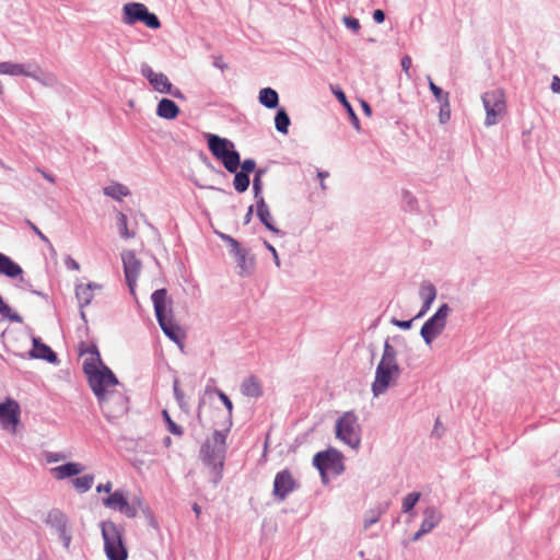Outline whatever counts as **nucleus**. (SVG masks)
<instances>
[{"mask_svg":"<svg viewBox=\"0 0 560 560\" xmlns=\"http://www.w3.org/2000/svg\"><path fill=\"white\" fill-rule=\"evenodd\" d=\"M264 245L270 252V255H272L275 265L279 268L281 266V262H280V258H279L277 249L267 241H264Z\"/></svg>","mask_w":560,"mask_h":560,"instance_id":"53","label":"nucleus"},{"mask_svg":"<svg viewBox=\"0 0 560 560\" xmlns=\"http://www.w3.org/2000/svg\"><path fill=\"white\" fill-rule=\"evenodd\" d=\"M341 462V455L336 450L318 452L313 458V465L318 469L324 482H327V470L335 468Z\"/></svg>","mask_w":560,"mask_h":560,"instance_id":"15","label":"nucleus"},{"mask_svg":"<svg viewBox=\"0 0 560 560\" xmlns=\"http://www.w3.org/2000/svg\"><path fill=\"white\" fill-rule=\"evenodd\" d=\"M206 139L212 155L223 164L228 172L235 173L240 166V153L235 150L234 143L212 133H207Z\"/></svg>","mask_w":560,"mask_h":560,"instance_id":"5","label":"nucleus"},{"mask_svg":"<svg viewBox=\"0 0 560 560\" xmlns=\"http://www.w3.org/2000/svg\"><path fill=\"white\" fill-rule=\"evenodd\" d=\"M103 192L104 195L116 200H121L124 197L130 195V190L128 189V187L119 183H114L112 185L104 187Z\"/></svg>","mask_w":560,"mask_h":560,"instance_id":"29","label":"nucleus"},{"mask_svg":"<svg viewBox=\"0 0 560 560\" xmlns=\"http://www.w3.org/2000/svg\"><path fill=\"white\" fill-rule=\"evenodd\" d=\"M103 504L107 509L119 511L129 518H135L137 516L136 503L128 502L124 492L120 490H116L107 498L103 499Z\"/></svg>","mask_w":560,"mask_h":560,"instance_id":"13","label":"nucleus"},{"mask_svg":"<svg viewBox=\"0 0 560 560\" xmlns=\"http://www.w3.org/2000/svg\"><path fill=\"white\" fill-rule=\"evenodd\" d=\"M436 288L430 281H422L419 288V296L422 300V305L419 313L415 316L413 319L421 318L424 316L428 311L431 308L434 300L436 299Z\"/></svg>","mask_w":560,"mask_h":560,"instance_id":"18","label":"nucleus"},{"mask_svg":"<svg viewBox=\"0 0 560 560\" xmlns=\"http://www.w3.org/2000/svg\"><path fill=\"white\" fill-rule=\"evenodd\" d=\"M141 22H143L148 27L152 30H158L161 27V22L159 18L154 13L150 12L148 9Z\"/></svg>","mask_w":560,"mask_h":560,"instance_id":"40","label":"nucleus"},{"mask_svg":"<svg viewBox=\"0 0 560 560\" xmlns=\"http://www.w3.org/2000/svg\"><path fill=\"white\" fill-rule=\"evenodd\" d=\"M550 89L553 93L560 94V78L555 75L552 78V82Z\"/></svg>","mask_w":560,"mask_h":560,"instance_id":"56","label":"nucleus"},{"mask_svg":"<svg viewBox=\"0 0 560 560\" xmlns=\"http://www.w3.org/2000/svg\"><path fill=\"white\" fill-rule=\"evenodd\" d=\"M420 499L419 492H411L407 494L402 501V511L405 513L411 511Z\"/></svg>","mask_w":560,"mask_h":560,"instance_id":"39","label":"nucleus"},{"mask_svg":"<svg viewBox=\"0 0 560 560\" xmlns=\"http://www.w3.org/2000/svg\"><path fill=\"white\" fill-rule=\"evenodd\" d=\"M236 260L238 275L242 277H249L253 275L256 266L255 257L250 255L247 248L238 246L231 253Z\"/></svg>","mask_w":560,"mask_h":560,"instance_id":"17","label":"nucleus"},{"mask_svg":"<svg viewBox=\"0 0 560 560\" xmlns=\"http://www.w3.org/2000/svg\"><path fill=\"white\" fill-rule=\"evenodd\" d=\"M162 415H163V418H164V420H165V422H166V424H167V429H168V431H170L172 434H174V435H182V434H183V429H182V427H180V425H178V424H176V423L172 420V418H171L170 413H168L166 410H163Z\"/></svg>","mask_w":560,"mask_h":560,"instance_id":"42","label":"nucleus"},{"mask_svg":"<svg viewBox=\"0 0 560 560\" xmlns=\"http://www.w3.org/2000/svg\"><path fill=\"white\" fill-rule=\"evenodd\" d=\"M36 171H37L38 173H40V175H42L45 179H47V180H48V182H50L51 184H55L56 178H55V176H54V175H51V174H49V173H47V172H45L44 170H40V168H37Z\"/></svg>","mask_w":560,"mask_h":560,"instance_id":"59","label":"nucleus"},{"mask_svg":"<svg viewBox=\"0 0 560 560\" xmlns=\"http://www.w3.org/2000/svg\"><path fill=\"white\" fill-rule=\"evenodd\" d=\"M121 260L124 266V273L126 278L127 285L132 295L136 294V283L138 277L140 275L142 264L136 257L135 252L132 250H124L121 253Z\"/></svg>","mask_w":560,"mask_h":560,"instance_id":"12","label":"nucleus"},{"mask_svg":"<svg viewBox=\"0 0 560 560\" xmlns=\"http://www.w3.org/2000/svg\"><path fill=\"white\" fill-rule=\"evenodd\" d=\"M343 21V24L350 28L351 31H353L354 33L359 32L360 28H361V25H360V22L358 19L355 18H352V16H343L342 19Z\"/></svg>","mask_w":560,"mask_h":560,"instance_id":"46","label":"nucleus"},{"mask_svg":"<svg viewBox=\"0 0 560 560\" xmlns=\"http://www.w3.org/2000/svg\"><path fill=\"white\" fill-rule=\"evenodd\" d=\"M131 502L136 503L137 512L139 510H141V511L147 510V505L144 504L143 500L140 499L139 497L133 498Z\"/></svg>","mask_w":560,"mask_h":560,"instance_id":"58","label":"nucleus"},{"mask_svg":"<svg viewBox=\"0 0 560 560\" xmlns=\"http://www.w3.org/2000/svg\"><path fill=\"white\" fill-rule=\"evenodd\" d=\"M45 523L55 529L66 549H69L72 536L69 530L68 516L59 509H51L45 518Z\"/></svg>","mask_w":560,"mask_h":560,"instance_id":"10","label":"nucleus"},{"mask_svg":"<svg viewBox=\"0 0 560 560\" xmlns=\"http://www.w3.org/2000/svg\"><path fill=\"white\" fill-rule=\"evenodd\" d=\"M225 431L215 430L200 447V459L205 466L210 469L211 481L217 486L223 477V467L226 454V434Z\"/></svg>","mask_w":560,"mask_h":560,"instance_id":"2","label":"nucleus"},{"mask_svg":"<svg viewBox=\"0 0 560 560\" xmlns=\"http://www.w3.org/2000/svg\"><path fill=\"white\" fill-rule=\"evenodd\" d=\"M240 165L242 168L241 172L248 175L249 173H252L255 170L256 162L253 159H246L243 161L242 164L240 163Z\"/></svg>","mask_w":560,"mask_h":560,"instance_id":"50","label":"nucleus"},{"mask_svg":"<svg viewBox=\"0 0 560 560\" xmlns=\"http://www.w3.org/2000/svg\"><path fill=\"white\" fill-rule=\"evenodd\" d=\"M179 114V107L170 98H162L156 107V115L164 119H175Z\"/></svg>","mask_w":560,"mask_h":560,"instance_id":"26","label":"nucleus"},{"mask_svg":"<svg viewBox=\"0 0 560 560\" xmlns=\"http://www.w3.org/2000/svg\"><path fill=\"white\" fill-rule=\"evenodd\" d=\"M385 509L386 508L377 506V508L369 510L364 516V522H363L364 529H368L370 526L377 523L381 515L384 513Z\"/></svg>","mask_w":560,"mask_h":560,"instance_id":"34","label":"nucleus"},{"mask_svg":"<svg viewBox=\"0 0 560 560\" xmlns=\"http://www.w3.org/2000/svg\"><path fill=\"white\" fill-rule=\"evenodd\" d=\"M335 95L340 101V103L346 107V110L348 112V114H349V116L351 118V122H352L353 127L357 130H360L359 118L357 117V115H355L353 108L351 107L350 103L347 101V97H346L345 93L341 90H338L337 92H335Z\"/></svg>","mask_w":560,"mask_h":560,"instance_id":"32","label":"nucleus"},{"mask_svg":"<svg viewBox=\"0 0 560 560\" xmlns=\"http://www.w3.org/2000/svg\"><path fill=\"white\" fill-rule=\"evenodd\" d=\"M112 487H113L112 482H110V481H108V482H106L105 485H102V483H101V485H98V486L96 487V491H97V492H106V493H110V491H112Z\"/></svg>","mask_w":560,"mask_h":560,"instance_id":"57","label":"nucleus"},{"mask_svg":"<svg viewBox=\"0 0 560 560\" xmlns=\"http://www.w3.org/2000/svg\"><path fill=\"white\" fill-rule=\"evenodd\" d=\"M219 237L225 242L229 246H230V253H232L233 250H235L238 246H241V244L238 243V241H236L235 238H233L232 236L228 235V234H224V233H218Z\"/></svg>","mask_w":560,"mask_h":560,"instance_id":"47","label":"nucleus"},{"mask_svg":"<svg viewBox=\"0 0 560 560\" xmlns=\"http://www.w3.org/2000/svg\"><path fill=\"white\" fill-rule=\"evenodd\" d=\"M21 408L16 400L7 398L0 404V425L4 430L15 433L20 422Z\"/></svg>","mask_w":560,"mask_h":560,"instance_id":"11","label":"nucleus"},{"mask_svg":"<svg viewBox=\"0 0 560 560\" xmlns=\"http://www.w3.org/2000/svg\"><path fill=\"white\" fill-rule=\"evenodd\" d=\"M429 82V89L434 95V98L441 104L445 101H450V94L447 92H444L440 86H438L431 79L430 75L427 77Z\"/></svg>","mask_w":560,"mask_h":560,"instance_id":"37","label":"nucleus"},{"mask_svg":"<svg viewBox=\"0 0 560 560\" xmlns=\"http://www.w3.org/2000/svg\"><path fill=\"white\" fill-rule=\"evenodd\" d=\"M256 214L266 229L275 234H282V232L275 225L273 218L265 199L256 200Z\"/></svg>","mask_w":560,"mask_h":560,"instance_id":"22","label":"nucleus"},{"mask_svg":"<svg viewBox=\"0 0 560 560\" xmlns=\"http://www.w3.org/2000/svg\"><path fill=\"white\" fill-rule=\"evenodd\" d=\"M336 436L353 450L361 444V427L353 411L345 412L336 423Z\"/></svg>","mask_w":560,"mask_h":560,"instance_id":"7","label":"nucleus"},{"mask_svg":"<svg viewBox=\"0 0 560 560\" xmlns=\"http://www.w3.org/2000/svg\"><path fill=\"white\" fill-rule=\"evenodd\" d=\"M96 289L97 290L102 289V285H100L95 282H90L85 285L78 284L75 287V296L78 299L79 306L81 308V317L84 320H85V313L83 312V308L85 306L90 305V303L92 302V300L94 298L93 291Z\"/></svg>","mask_w":560,"mask_h":560,"instance_id":"19","label":"nucleus"},{"mask_svg":"<svg viewBox=\"0 0 560 560\" xmlns=\"http://www.w3.org/2000/svg\"><path fill=\"white\" fill-rule=\"evenodd\" d=\"M400 375V368L397 362V351L386 339L384 350L378 362L374 381L372 383V393L374 397L385 394L389 386L394 385Z\"/></svg>","mask_w":560,"mask_h":560,"instance_id":"3","label":"nucleus"},{"mask_svg":"<svg viewBox=\"0 0 560 560\" xmlns=\"http://www.w3.org/2000/svg\"><path fill=\"white\" fill-rule=\"evenodd\" d=\"M25 223L34 231V233L46 244L51 246L48 237L42 233V231L28 219L25 220Z\"/></svg>","mask_w":560,"mask_h":560,"instance_id":"49","label":"nucleus"},{"mask_svg":"<svg viewBox=\"0 0 560 560\" xmlns=\"http://www.w3.org/2000/svg\"><path fill=\"white\" fill-rule=\"evenodd\" d=\"M482 104L486 110L485 125L491 127L497 125L505 113V94L503 90L495 89L483 93Z\"/></svg>","mask_w":560,"mask_h":560,"instance_id":"9","label":"nucleus"},{"mask_svg":"<svg viewBox=\"0 0 560 560\" xmlns=\"http://www.w3.org/2000/svg\"><path fill=\"white\" fill-rule=\"evenodd\" d=\"M30 358L42 359L49 363H57V354L51 348L40 341L39 338H33V349L28 352Z\"/></svg>","mask_w":560,"mask_h":560,"instance_id":"21","label":"nucleus"},{"mask_svg":"<svg viewBox=\"0 0 560 560\" xmlns=\"http://www.w3.org/2000/svg\"><path fill=\"white\" fill-rule=\"evenodd\" d=\"M65 264L67 266L68 269H72V270H80V265L79 262H77L72 257L68 256L65 260Z\"/></svg>","mask_w":560,"mask_h":560,"instance_id":"54","label":"nucleus"},{"mask_svg":"<svg viewBox=\"0 0 560 560\" xmlns=\"http://www.w3.org/2000/svg\"><path fill=\"white\" fill-rule=\"evenodd\" d=\"M400 65H401V69L405 72L406 77L408 79H410L411 78L410 68L412 65L411 58L408 55L404 56L401 58Z\"/></svg>","mask_w":560,"mask_h":560,"instance_id":"51","label":"nucleus"},{"mask_svg":"<svg viewBox=\"0 0 560 560\" xmlns=\"http://www.w3.org/2000/svg\"><path fill=\"white\" fill-rule=\"evenodd\" d=\"M93 482V475H84L72 480L74 488L81 493L89 491L92 488Z\"/></svg>","mask_w":560,"mask_h":560,"instance_id":"33","label":"nucleus"},{"mask_svg":"<svg viewBox=\"0 0 560 560\" xmlns=\"http://www.w3.org/2000/svg\"><path fill=\"white\" fill-rule=\"evenodd\" d=\"M373 19L376 23H383L385 21V13L381 9H376L373 12Z\"/></svg>","mask_w":560,"mask_h":560,"instance_id":"55","label":"nucleus"},{"mask_svg":"<svg viewBox=\"0 0 560 560\" xmlns=\"http://www.w3.org/2000/svg\"><path fill=\"white\" fill-rule=\"evenodd\" d=\"M452 312L448 304L444 303L439 306L436 312L424 322L420 329V336L427 346L432 342L444 331L447 325V318Z\"/></svg>","mask_w":560,"mask_h":560,"instance_id":"8","label":"nucleus"},{"mask_svg":"<svg viewBox=\"0 0 560 560\" xmlns=\"http://www.w3.org/2000/svg\"><path fill=\"white\" fill-rule=\"evenodd\" d=\"M249 176L245 173H242V172H235V176H234V188L236 191L238 192H244L247 190L248 186H249Z\"/></svg>","mask_w":560,"mask_h":560,"instance_id":"36","label":"nucleus"},{"mask_svg":"<svg viewBox=\"0 0 560 560\" xmlns=\"http://www.w3.org/2000/svg\"><path fill=\"white\" fill-rule=\"evenodd\" d=\"M441 520V512L435 506H428L423 511V520L421 522L420 527L422 528V532H425L428 534L439 525Z\"/></svg>","mask_w":560,"mask_h":560,"instance_id":"23","label":"nucleus"},{"mask_svg":"<svg viewBox=\"0 0 560 560\" xmlns=\"http://www.w3.org/2000/svg\"><path fill=\"white\" fill-rule=\"evenodd\" d=\"M81 355H86L83 361V372L97 398L102 413L109 422L122 418L129 409L128 397L121 390L115 389L119 385L118 378L103 363L97 347L92 345L81 350Z\"/></svg>","mask_w":560,"mask_h":560,"instance_id":"1","label":"nucleus"},{"mask_svg":"<svg viewBox=\"0 0 560 560\" xmlns=\"http://www.w3.org/2000/svg\"><path fill=\"white\" fill-rule=\"evenodd\" d=\"M155 316L163 332L174 342H180L179 327L166 317L167 306L172 301L167 298L166 289H158L151 295Z\"/></svg>","mask_w":560,"mask_h":560,"instance_id":"6","label":"nucleus"},{"mask_svg":"<svg viewBox=\"0 0 560 560\" xmlns=\"http://www.w3.org/2000/svg\"><path fill=\"white\" fill-rule=\"evenodd\" d=\"M213 66L219 68L222 71L228 68V65L222 61L221 57H218L214 59Z\"/></svg>","mask_w":560,"mask_h":560,"instance_id":"60","label":"nucleus"},{"mask_svg":"<svg viewBox=\"0 0 560 560\" xmlns=\"http://www.w3.org/2000/svg\"><path fill=\"white\" fill-rule=\"evenodd\" d=\"M23 273L22 267L9 256L0 253V275L8 278H16Z\"/></svg>","mask_w":560,"mask_h":560,"instance_id":"25","label":"nucleus"},{"mask_svg":"<svg viewBox=\"0 0 560 560\" xmlns=\"http://www.w3.org/2000/svg\"><path fill=\"white\" fill-rule=\"evenodd\" d=\"M104 540V551L108 560H127L128 550L124 544V527L113 521L100 524Z\"/></svg>","mask_w":560,"mask_h":560,"instance_id":"4","label":"nucleus"},{"mask_svg":"<svg viewBox=\"0 0 560 560\" xmlns=\"http://www.w3.org/2000/svg\"><path fill=\"white\" fill-rule=\"evenodd\" d=\"M259 103L269 108H276L279 104V95L276 90L271 88H264L259 91Z\"/></svg>","mask_w":560,"mask_h":560,"instance_id":"28","label":"nucleus"},{"mask_svg":"<svg viewBox=\"0 0 560 560\" xmlns=\"http://www.w3.org/2000/svg\"><path fill=\"white\" fill-rule=\"evenodd\" d=\"M299 488L298 481L293 478L292 474L288 469H283L279 471L273 480V495L279 501H284V499Z\"/></svg>","mask_w":560,"mask_h":560,"instance_id":"14","label":"nucleus"},{"mask_svg":"<svg viewBox=\"0 0 560 560\" xmlns=\"http://www.w3.org/2000/svg\"><path fill=\"white\" fill-rule=\"evenodd\" d=\"M167 94H171L172 96H174L176 98H184V94L180 92V90L173 89V86L171 88V92H168Z\"/></svg>","mask_w":560,"mask_h":560,"instance_id":"61","label":"nucleus"},{"mask_svg":"<svg viewBox=\"0 0 560 560\" xmlns=\"http://www.w3.org/2000/svg\"><path fill=\"white\" fill-rule=\"evenodd\" d=\"M402 202L410 211L416 210L418 203L416 197L408 190L402 191Z\"/></svg>","mask_w":560,"mask_h":560,"instance_id":"45","label":"nucleus"},{"mask_svg":"<svg viewBox=\"0 0 560 560\" xmlns=\"http://www.w3.org/2000/svg\"><path fill=\"white\" fill-rule=\"evenodd\" d=\"M173 390H174V396H175L176 401L183 408L185 405L184 393L179 388L178 380L174 381Z\"/></svg>","mask_w":560,"mask_h":560,"instance_id":"48","label":"nucleus"},{"mask_svg":"<svg viewBox=\"0 0 560 560\" xmlns=\"http://www.w3.org/2000/svg\"><path fill=\"white\" fill-rule=\"evenodd\" d=\"M265 173L264 170H258L255 174L254 180H253V190H254V198L255 200L264 199L261 195L262 190V183H261V175Z\"/></svg>","mask_w":560,"mask_h":560,"instance_id":"38","label":"nucleus"},{"mask_svg":"<svg viewBox=\"0 0 560 560\" xmlns=\"http://www.w3.org/2000/svg\"><path fill=\"white\" fill-rule=\"evenodd\" d=\"M362 108H363V112L366 115L370 116L372 114V109H371L370 105L365 101H362Z\"/></svg>","mask_w":560,"mask_h":560,"instance_id":"64","label":"nucleus"},{"mask_svg":"<svg viewBox=\"0 0 560 560\" xmlns=\"http://www.w3.org/2000/svg\"><path fill=\"white\" fill-rule=\"evenodd\" d=\"M215 393L218 395V397L220 398V400L223 402V405L225 406V408L228 409V413H229V429L230 427L232 425V411H233V404L231 401V399L229 398V396L223 393L222 390L220 389H215Z\"/></svg>","mask_w":560,"mask_h":560,"instance_id":"41","label":"nucleus"},{"mask_svg":"<svg viewBox=\"0 0 560 560\" xmlns=\"http://www.w3.org/2000/svg\"><path fill=\"white\" fill-rule=\"evenodd\" d=\"M83 469L84 467L81 464L69 462L52 468L51 472L57 479L62 480L81 474Z\"/></svg>","mask_w":560,"mask_h":560,"instance_id":"24","label":"nucleus"},{"mask_svg":"<svg viewBox=\"0 0 560 560\" xmlns=\"http://www.w3.org/2000/svg\"><path fill=\"white\" fill-rule=\"evenodd\" d=\"M22 69L24 73H20V75H25L35 80H39L38 73L40 72L39 67L32 63H22Z\"/></svg>","mask_w":560,"mask_h":560,"instance_id":"43","label":"nucleus"},{"mask_svg":"<svg viewBox=\"0 0 560 560\" xmlns=\"http://www.w3.org/2000/svg\"><path fill=\"white\" fill-rule=\"evenodd\" d=\"M147 7L140 2H129L122 7V22L127 25H133L141 22L147 11Z\"/></svg>","mask_w":560,"mask_h":560,"instance_id":"20","label":"nucleus"},{"mask_svg":"<svg viewBox=\"0 0 560 560\" xmlns=\"http://www.w3.org/2000/svg\"><path fill=\"white\" fill-rule=\"evenodd\" d=\"M20 73H24L22 63L0 62V74L20 75Z\"/></svg>","mask_w":560,"mask_h":560,"instance_id":"35","label":"nucleus"},{"mask_svg":"<svg viewBox=\"0 0 560 560\" xmlns=\"http://www.w3.org/2000/svg\"><path fill=\"white\" fill-rule=\"evenodd\" d=\"M412 322H413V319H409V320H399V319H397V318H395V317H393V318L390 319V324H392V325H394V326H396V327H398V328H401V329H406V330L411 328V326H412Z\"/></svg>","mask_w":560,"mask_h":560,"instance_id":"52","label":"nucleus"},{"mask_svg":"<svg viewBox=\"0 0 560 560\" xmlns=\"http://www.w3.org/2000/svg\"><path fill=\"white\" fill-rule=\"evenodd\" d=\"M276 129L287 135L290 126V117L284 108H279L275 117Z\"/></svg>","mask_w":560,"mask_h":560,"instance_id":"31","label":"nucleus"},{"mask_svg":"<svg viewBox=\"0 0 560 560\" xmlns=\"http://www.w3.org/2000/svg\"><path fill=\"white\" fill-rule=\"evenodd\" d=\"M140 72L149 81L154 91L163 94L171 92L172 83L164 73L154 72L145 62L141 63Z\"/></svg>","mask_w":560,"mask_h":560,"instance_id":"16","label":"nucleus"},{"mask_svg":"<svg viewBox=\"0 0 560 560\" xmlns=\"http://www.w3.org/2000/svg\"><path fill=\"white\" fill-rule=\"evenodd\" d=\"M65 456L60 453H56V454H50L49 457H48V460L49 462H59L61 459H63Z\"/></svg>","mask_w":560,"mask_h":560,"instance_id":"62","label":"nucleus"},{"mask_svg":"<svg viewBox=\"0 0 560 560\" xmlns=\"http://www.w3.org/2000/svg\"><path fill=\"white\" fill-rule=\"evenodd\" d=\"M253 210H254L253 206H249L247 213L244 217V224H248L250 222L252 215H253Z\"/></svg>","mask_w":560,"mask_h":560,"instance_id":"63","label":"nucleus"},{"mask_svg":"<svg viewBox=\"0 0 560 560\" xmlns=\"http://www.w3.org/2000/svg\"><path fill=\"white\" fill-rule=\"evenodd\" d=\"M451 118V104L450 101H445L444 103H441L440 113H439V120L441 124H445Z\"/></svg>","mask_w":560,"mask_h":560,"instance_id":"44","label":"nucleus"},{"mask_svg":"<svg viewBox=\"0 0 560 560\" xmlns=\"http://www.w3.org/2000/svg\"><path fill=\"white\" fill-rule=\"evenodd\" d=\"M241 392L247 397L258 398L262 396L261 384L255 376H249L242 382Z\"/></svg>","mask_w":560,"mask_h":560,"instance_id":"27","label":"nucleus"},{"mask_svg":"<svg viewBox=\"0 0 560 560\" xmlns=\"http://www.w3.org/2000/svg\"><path fill=\"white\" fill-rule=\"evenodd\" d=\"M116 225L119 232L120 237L122 238H133L136 236V231L133 229H128V218L125 213L118 212L116 217Z\"/></svg>","mask_w":560,"mask_h":560,"instance_id":"30","label":"nucleus"}]
</instances>
